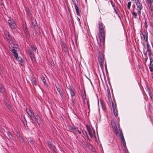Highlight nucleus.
Instances as JSON below:
<instances>
[{
  "mask_svg": "<svg viewBox=\"0 0 153 153\" xmlns=\"http://www.w3.org/2000/svg\"><path fill=\"white\" fill-rule=\"evenodd\" d=\"M93 131L94 132V133L95 134V131L94 129H93Z\"/></svg>",
  "mask_w": 153,
  "mask_h": 153,
  "instance_id": "nucleus-57",
  "label": "nucleus"
},
{
  "mask_svg": "<svg viewBox=\"0 0 153 153\" xmlns=\"http://www.w3.org/2000/svg\"><path fill=\"white\" fill-rule=\"evenodd\" d=\"M15 58L17 60H19V61L20 62H22V59L20 57H19L18 56L17 57V58Z\"/></svg>",
  "mask_w": 153,
  "mask_h": 153,
  "instance_id": "nucleus-35",
  "label": "nucleus"
},
{
  "mask_svg": "<svg viewBox=\"0 0 153 153\" xmlns=\"http://www.w3.org/2000/svg\"><path fill=\"white\" fill-rule=\"evenodd\" d=\"M41 80L45 85L46 84V80L44 77H42Z\"/></svg>",
  "mask_w": 153,
  "mask_h": 153,
  "instance_id": "nucleus-33",
  "label": "nucleus"
},
{
  "mask_svg": "<svg viewBox=\"0 0 153 153\" xmlns=\"http://www.w3.org/2000/svg\"><path fill=\"white\" fill-rule=\"evenodd\" d=\"M32 25L33 26H34V27H36V23H35L34 24L33 22H32Z\"/></svg>",
  "mask_w": 153,
  "mask_h": 153,
  "instance_id": "nucleus-53",
  "label": "nucleus"
},
{
  "mask_svg": "<svg viewBox=\"0 0 153 153\" xmlns=\"http://www.w3.org/2000/svg\"><path fill=\"white\" fill-rule=\"evenodd\" d=\"M77 131L79 134H81V132L79 131V130H78H78H76V131Z\"/></svg>",
  "mask_w": 153,
  "mask_h": 153,
  "instance_id": "nucleus-55",
  "label": "nucleus"
},
{
  "mask_svg": "<svg viewBox=\"0 0 153 153\" xmlns=\"http://www.w3.org/2000/svg\"><path fill=\"white\" fill-rule=\"evenodd\" d=\"M3 101L5 104L6 105L7 107L9 109H10L11 108V106L9 105L7 102V99L5 98L3 99Z\"/></svg>",
  "mask_w": 153,
  "mask_h": 153,
  "instance_id": "nucleus-14",
  "label": "nucleus"
},
{
  "mask_svg": "<svg viewBox=\"0 0 153 153\" xmlns=\"http://www.w3.org/2000/svg\"><path fill=\"white\" fill-rule=\"evenodd\" d=\"M151 66L149 67V70L150 71H153V63L151 65H150Z\"/></svg>",
  "mask_w": 153,
  "mask_h": 153,
  "instance_id": "nucleus-31",
  "label": "nucleus"
},
{
  "mask_svg": "<svg viewBox=\"0 0 153 153\" xmlns=\"http://www.w3.org/2000/svg\"><path fill=\"white\" fill-rule=\"evenodd\" d=\"M61 45L62 50L66 49L67 48L66 46L63 41H61Z\"/></svg>",
  "mask_w": 153,
  "mask_h": 153,
  "instance_id": "nucleus-20",
  "label": "nucleus"
},
{
  "mask_svg": "<svg viewBox=\"0 0 153 153\" xmlns=\"http://www.w3.org/2000/svg\"><path fill=\"white\" fill-rule=\"evenodd\" d=\"M131 1H129L127 4V8L128 9H129L130 8L131 6Z\"/></svg>",
  "mask_w": 153,
  "mask_h": 153,
  "instance_id": "nucleus-36",
  "label": "nucleus"
},
{
  "mask_svg": "<svg viewBox=\"0 0 153 153\" xmlns=\"http://www.w3.org/2000/svg\"><path fill=\"white\" fill-rule=\"evenodd\" d=\"M81 91V94L83 99V102L84 103L86 102L88 107H89V102L86 99V94L85 90H82Z\"/></svg>",
  "mask_w": 153,
  "mask_h": 153,
  "instance_id": "nucleus-7",
  "label": "nucleus"
},
{
  "mask_svg": "<svg viewBox=\"0 0 153 153\" xmlns=\"http://www.w3.org/2000/svg\"><path fill=\"white\" fill-rule=\"evenodd\" d=\"M74 3V5L75 4H76V0H71ZM77 1V0H76Z\"/></svg>",
  "mask_w": 153,
  "mask_h": 153,
  "instance_id": "nucleus-51",
  "label": "nucleus"
},
{
  "mask_svg": "<svg viewBox=\"0 0 153 153\" xmlns=\"http://www.w3.org/2000/svg\"><path fill=\"white\" fill-rule=\"evenodd\" d=\"M88 132L89 134V135L91 137H93V135L91 134V132Z\"/></svg>",
  "mask_w": 153,
  "mask_h": 153,
  "instance_id": "nucleus-48",
  "label": "nucleus"
},
{
  "mask_svg": "<svg viewBox=\"0 0 153 153\" xmlns=\"http://www.w3.org/2000/svg\"><path fill=\"white\" fill-rule=\"evenodd\" d=\"M55 86L57 90V91L59 93L60 96L61 97H62L63 96V94L62 93V91L61 90V89L59 87V86L58 87L56 85Z\"/></svg>",
  "mask_w": 153,
  "mask_h": 153,
  "instance_id": "nucleus-15",
  "label": "nucleus"
},
{
  "mask_svg": "<svg viewBox=\"0 0 153 153\" xmlns=\"http://www.w3.org/2000/svg\"><path fill=\"white\" fill-rule=\"evenodd\" d=\"M148 51L149 52V53L148 54L149 55V56H150L151 55H152V53L150 48V49H147V51Z\"/></svg>",
  "mask_w": 153,
  "mask_h": 153,
  "instance_id": "nucleus-34",
  "label": "nucleus"
},
{
  "mask_svg": "<svg viewBox=\"0 0 153 153\" xmlns=\"http://www.w3.org/2000/svg\"><path fill=\"white\" fill-rule=\"evenodd\" d=\"M153 0H146V2L148 6L152 5V2Z\"/></svg>",
  "mask_w": 153,
  "mask_h": 153,
  "instance_id": "nucleus-23",
  "label": "nucleus"
},
{
  "mask_svg": "<svg viewBox=\"0 0 153 153\" xmlns=\"http://www.w3.org/2000/svg\"><path fill=\"white\" fill-rule=\"evenodd\" d=\"M22 123L25 126H26L27 125V122L25 118L24 117L22 119Z\"/></svg>",
  "mask_w": 153,
  "mask_h": 153,
  "instance_id": "nucleus-25",
  "label": "nucleus"
},
{
  "mask_svg": "<svg viewBox=\"0 0 153 153\" xmlns=\"http://www.w3.org/2000/svg\"><path fill=\"white\" fill-rule=\"evenodd\" d=\"M113 128H114L115 131V134L117 136L120 137L121 143L123 144V146L125 147L126 146V143L121 129H119L120 134H119V131L116 125Z\"/></svg>",
  "mask_w": 153,
  "mask_h": 153,
  "instance_id": "nucleus-2",
  "label": "nucleus"
},
{
  "mask_svg": "<svg viewBox=\"0 0 153 153\" xmlns=\"http://www.w3.org/2000/svg\"><path fill=\"white\" fill-rule=\"evenodd\" d=\"M30 56V58L32 60H33L34 59H35V57L33 53L29 55Z\"/></svg>",
  "mask_w": 153,
  "mask_h": 153,
  "instance_id": "nucleus-29",
  "label": "nucleus"
},
{
  "mask_svg": "<svg viewBox=\"0 0 153 153\" xmlns=\"http://www.w3.org/2000/svg\"><path fill=\"white\" fill-rule=\"evenodd\" d=\"M11 51L13 53V56L15 58H17L18 56V53L16 52V51L14 49H12Z\"/></svg>",
  "mask_w": 153,
  "mask_h": 153,
  "instance_id": "nucleus-16",
  "label": "nucleus"
},
{
  "mask_svg": "<svg viewBox=\"0 0 153 153\" xmlns=\"http://www.w3.org/2000/svg\"><path fill=\"white\" fill-rule=\"evenodd\" d=\"M144 25L145 26V27H146V28L148 26V25H147V23H146V21H145V22H144Z\"/></svg>",
  "mask_w": 153,
  "mask_h": 153,
  "instance_id": "nucleus-46",
  "label": "nucleus"
},
{
  "mask_svg": "<svg viewBox=\"0 0 153 153\" xmlns=\"http://www.w3.org/2000/svg\"><path fill=\"white\" fill-rule=\"evenodd\" d=\"M108 100V103H109L111 104V103L112 101H111V95H107Z\"/></svg>",
  "mask_w": 153,
  "mask_h": 153,
  "instance_id": "nucleus-28",
  "label": "nucleus"
},
{
  "mask_svg": "<svg viewBox=\"0 0 153 153\" xmlns=\"http://www.w3.org/2000/svg\"><path fill=\"white\" fill-rule=\"evenodd\" d=\"M67 88L68 89H69L70 91L71 90H72L71 86L70 85H69L68 87H67Z\"/></svg>",
  "mask_w": 153,
  "mask_h": 153,
  "instance_id": "nucleus-49",
  "label": "nucleus"
},
{
  "mask_svg": "<svg viewBox=\"0 0 153 153\" xmlns=\"http://www.w3.org/2000/svg\"><path fill=\"white\" fill-rule=\"evenodd\" d=\"M110 0V1L111 3V5H112V6L113 7H115V3L114 2H113L112 0Z\"/></svg>",
  "mask_w": 153,
  "mask_h": 153,
  "instance_id": "nucleus-38",
  "label": "nucleus"
},
{
  "mask_svg": "<svg viewBox=\"0 0 153 153\" xmlns=\"http://www.w3.org/2000/svg\"><path fill=\"white\" fill-rule=\"evenodd\" d=\"M99 27L100 29V31H104L103 25L102 23H99Z\"/></svg>",
  "mask_w": 153,
  "mask_h": 153,
  "instance_id": "nucleus-21",
  "label": "nucleus"
},
{
  "mask_svg": "<svg viewBox=\"0 0 153 153\" xmlns=\"http://www.w3.org/2000/svg\"><path fill=\"white\" fill-rule=\"evenodd\" d=\"M26 111L28 114L31 117L33 121H36L39 124L41 123V118L37 113H32L30 109L28 108H26Z\"/></svg>",
  "mask_w": 153,
  "mask_h": 153,
  "instance_id": "nucleus-1",
  "label": "nucleus"
},
{
  "mask_svg": "<svg viewBox=\"0 0 153 153\" xmlns=\"http://www.w3.org/2000/svg\"><path fill=\"white\" fill-rule=\"evenodd\" d=\"M148 6L151 12L153 11V7L152 5L149 6Z\"/></svg>",
  "mask_w": 153,
  "mask_h": 153,
  "instance_id": "nucleus-40",
  "label": "nucleus"
},
{
  "mask_svg": "<svg viewBox=\"0 0 153 153\" xmlns=\"http://www.w3.org/2000/svg\"><path fill=\"white\" fill-rule=\"evenodd\" d=\"M4 34L5 37L9 43L10 44H12L14 42V38L10 36L9 32L7 30H5L4 32Z\"/></svg>",
  "mask_w": 153,
  "mask_h": 153,
  "instance_id": "nucleus-4",
  "label": "nucleus"
},
{
  "mask_svg": "<svg viewBox=\"0 0 153 153\" xmlns=\"http://www.w3.org/2000/svg\"><path fill=\"white\" fill-rule=\"evenodd\" d=\"M107 93H108V95H111L110 92V91L108 89V90H107Z\"/></svg>",
  "mask_w": 153,
  "mask_h": 153,
  "instance_id": "nucleus-47",
  "label": "nucleus"
},
{
  "mask_svg": "<svg viewBox=\"0 0 153 153\" xmlns=\"http://www.w3.org/2000/svg\"><path fill=\"white\" fill-rule=\"evenodd\" d=\"M68 129L70 130V131H72L73 132H76V130H78V129L77 127H75L74 126L71 125H68Z\"/></svg>",
  "mask_w": 153,
  "mask_h": 153,
  "instance_id": "nucleus-11",
  "label": "nucleus"
},
{
  "mask_svg": "<svg viewBox=\"0 0 153 153\" xmlns=\"http://www.w3.org/2000/svg\"><path fill=\"white\" fill-rule=\"evenodd\" d=\"M111 104L114 114L116 117H117L118 115V113L116 108V105L114 104V103L113 101L111 102Z\"/></svg>",
  "mask_w": 153,
  "mask_h": 153,
  "instance_id": "nucleus-9",
  "label": "nucleus"
},
{
  "mask_svg": "<svg viewBox=\"0 0 153 153\" xmlns=\"http://www.w3.org/2000/svg\"><path fill=\"white\" fill-rule=\"evenodd\" d=\"M132 14L133 16H134V18H136L137 17V13L134 12H133L132 13Z\"/></svg>",
  "mask_w": 153,
  "mask_h": 153,
  "instance_id": "nucleus-37",
  "label": "nucleus"
},
{
  "mask_svg": "<svg viewBox=\"0 0 153 153\" xmlns=\"http://www.w3.org/2000/svg\"><path fill=\"white\" fill-rule=\"evenodd\" d=\"M88 146L89 147V149H91V150L93 151L94 148L93 146L91 144H89L88 145Z\"/></svg>",
  "mask_w": 153,
  "mask_h": 153,
  "instance_id": "nucleus-39",
  "label": "nucleus"
},
{
  "mask_svg": "<svg viewBox=\"0 0 153 153\" xmlns=\"http://www.w3.org/2000/svg\"><path fill=\"white\" fill-rule=\"evenodd\" d=\"M143 53L144 55L145 56H147V54L146 52L144 51H143Z\"/></svg>",
  "mask_w": 153,
  "mask_h": 153,
  "instance_id": "nucleus-52",
  "label": "nucleus"
},
{
  "mask_svg": "<svg viewBox=\"0 0 153 153\" xmlns=\"http://www.w3.org/2000/svg\"><path fill=\"white\" fill-rule=\"evenodd\" d=\"M150 65H151L152 63V62H153V59L152 58H150Z\"/></svg>",
  "mask_w": 153,
  "mask_h": 153,
  "instance_id": "nucleus-45",
  "label": "nucleus"
},
{
  "mask_svg": "<svg viewBox=\"0 0 153 153\" xmlns=\"http://www.w3.org/2000/svg\"><path fill=\"white\" fill-rule=\"evenodd\" d=\"M74 8L76 10V11L77 15H79V10L78 7L76 5V4H74Z\"/></svg>",
  "mask_w": 153,
  "mask_h": 153,
  "instance_id": "nucleus-18",
  "label": "nucleus"
},
{
  "mask_svg": "<svg viewBox=\"0 0 153 153\" xmlns=\"http://www.w3.org/2000/svg\"><path fill=\"white\" fill-rule=\"evenodd\" d=\"M15 48H17V47H15Z\"/></svg>",
  "mask_w": 153,
  "mask_h": 153,
  "instance_id": "nucleus-61",
  "label": "nucleus"
},
{
  "mask_svg": "<svg viewBox=\"0 0 153 153\" xmlns=\"http://www.w3.org/2000/svg\"><path fill=\"white\" fill-rule=\"evenodd\" d=\"M7 137L9 140H10L12 139V136L10 134V132L8 131L7 132Z\"/></svg>",
  "mask_w": 153,
  "mask_h": 153,
  "instance_id": "nucleus-22",
  "label": "nucleus"
},
{
  "mask_svg": "<svg viewBox=\"0 0 153 153\" xmlns=\"http://www.w3.org/2000/svg\"><path fill=\"white\" fill-rule=\"evenodd\" d=\"M20 138H21V139H22V140L23 141V140H22V138L21 137H20Z\"/></svg>",
  "mask_w": 153,
  "mask_h": 153,
  "instance_id": "nucleus-60",
  "label": "nucleus"
},
{
  "mask_svg": "<svg viewBox=\"0 0 153 153\" xmlns=\"http://www.w3.org/2000/svg\"><path fill=\"white\" fill-rule=\"evenodd\" d=\"M48 146L49 148L50 149L53 151V153H56L55 151L56 148L55 146L52 144L51 142L50 141H48L47 142Z\"/></svg>",
  "mask_w": 153,
  "mask_h": 153,
  "instance_id": "nucleus-8",
  "label": "nucleus"
},
{
  "mask_svg": "<svg viewBox=\"0 0 153 153\" xmlns=\"http://www.w3.org/2000/svg\"><path fill=\"white\" fill-rule=\"evenodd\" d=\"M88 132H91V129L90 130H89L88 131Z\"/></svg>",
  "mask_w": 153,
  "mask_h": 153,
  "instance_id": "nucleus-58",
  "label": "nucleus"
},
{
  "mask_svg": "<svg viewBox=\"0 0 153 153\" xmlns=\"http://www.w3.org/2000/svg\"><path fill=\"white\" fill-rule=\"evenodd\" d=\"M82 133L84 136L88 138V137L87 135V133L86 131H82Z\"/></svg>",
  "mask_w": 153,
  "mask_h": 153,
  "instance_id": "nucleus-27",
  "label": "nucleus"
},
{
  "mask_svg": "<svg viewBox=\"0 0 153 153\" xmlns=\"http://www.w3.org/2000/svg\"><path fill=\"white\" fill-rule=\"evenodd\" d=\"M0 91L3 94L4 93L5 91V90L4 87L0 83Z\"/></svg>",
  "mask_w": 153,
  "mask_h": 153,
  "instance_id": "nucleus-17",
  "label": "nucleus"
},
{
  "mask_svg": "<svg viewBox=\"0 0 153 153\" xmlns=\"http://www.w3.org/2000/svg\"><path fill=\"white\" fill-rule=\"evenodd\" d=\"M142 34L143 36V37L144 38V39L146 41V42H148V33H146L145 31H143Z\"/></svg>",
  "mask_w": 153,
  "mask_h": 153,
  "instance_id": "nucleus-13",
  "label": "nucleus"
},
{
  "mask_svg": "<svg viewBox=\"0 0 153 153\" xmlns=\"http://www.w3.org/2000/svg\"><path fill=\"white\" fill-rule=\"evenodd\" d=\"M70 91V94L71 96V98H72V97L73 96H75V94L74 91L73 90H71Z\"/></svg>",
  "mask_w": 153,
  "mask_h": 153,
  "instance_id": "nucleus-26",
  "label": "nucleus"
},
{
  "mask_svg": "<svg viewBox=\"0 0 153 153\" xmlns=\"http://www.w3.org/2000/svg\"><path fill=\"white\" fill-rule=\"evenodd\" d=\"M91 128H90V129H88V130H87V131H88L90 130H91Z\"/></svg>",
  "mask_w": 153,
  "mask_h": 153,
  "instance_id": "nucleus-59",
  "label": "nucleus"
},
{
  "mask_svg": "<svg viewBox=\"0 0 153 153\" xmlns=\"http://www.w3.org/2000/svg\"><path fill=\"white\" fill-rule=\"evenodd\" d=\"M104 55L103 53L100 51L99 52L98 54V60L99 61V64L102 69L104 68L103 65L104 62Z\"/></svg>",
  "mask_w": 153,
  "mask_h": 153,
  "instance_id": "nucleus-3",
  "label": "nucleus"
},
{
  "mask_svg": "<svg viewBox=\"0 0 153 153\" xmlns=\"http://www.w3.org/2000/svg\"><path fill=\"white\" fill-rule=\"evenodd\" d=\"M86 128H87V130H88V129L90 128L89 126H88V125H87L86 126Z\"/></svg>",
  "mask_w": 153,
  "mask_h": 153,
  "instance_id": "nucleus-54",
  "label": "nucleus"
},
{
  "mask_svg": "<svg viewBox=\"0 0 153 153\" xmlns=\"http://www.w3.org/2000/svg\"><path fill=\"white\" fill-rule=\"evenodd\" d=\"M116 13L119 15V14L117 10H118V8L116 7H113Z\"/></svg>",
  "mask_w": 153,
  "mask_h": 153,
  "instance_id": "nucleus-32",
  "label": "nucleus"
},
{
  "mask_svg": "<svg viewBox=\"0 0 153 153\" xmlns=\"http://www.w3.org/2000/svg\"><path fill=\"white\" fill-rule=\"evenodd\" d=\"M27 140L28 142L30 143L33 146L34 145V141L31 138H28L27 139Z\"/></svg>",
  "mask_w": 153,
  "mask_h": 153,
  "instance_id": "nucleus-19",
  "label": "nucleus"
},
{
  "mask_svg": "<svg viewBox=\"0 0 153 153\" xmlns=\"http://www.w3.org/2000/svg\"><path fill=\"white\" fill-rule=\"evenodd\" d=\"M31 80L32 82L35 85H37L35 79L33 78H31Z\"/></svg>",
  "mask_w": 153,
  "mask_h": 153,
  "instance_id": "nucleus-24",
  "label": "nucleus"
},
{
  "mask_svg": "<svg viewBox=\"0 0 153 153\" xmlns=\"http://www.w3.org/2000/svg\"><path fill=\"white\" fill-rule=\"evenodd\" d=\"M28 54H29V55H30V54L33 53V52L32 51H31L30 50H28Z\"/></svg>",
  "mask_w": 153,
  "mask_h": 153,
  "instance_id": "nucleus-44",
  "label": "nucleus"
},
{
  "mask_svg": "<svg viewBox=\"0 0 153 153\" xmlns=\"http://www.w3.org/2000/svg\"><path fill=\"white\" fill-rule=\"evenodd\" d=\"M77 20L78 21H80V19L78 17L77 18Z\"/></svg>",
  "mask_w": 153,
  "mask_h": 153,
  "instance_id": "nucleus-56",
  "label": "nucleus"
},
{
  "mask_svg": "<svg viewBox=\"0 0 153 153\" xmlns=\"http://www.w3.org/2000/svg\"><path fill=\"white\" fill-rule=\"evenodd\" d=\"M135 2L137 6V10L139 15H140L141 10L143 9V5L139 0H135Z\"/></svg>",
  "mask_w": 153,
  "mask_h": 153,
  "instance_id": "nucleus-5",
  "label": "nucleus"
},
{
  "mask_svg": "<svg viewBox=\"0 0 153 153\" xmlns=\"http://www.w3.org/2000/svg\"><path fill=\"white\" fill-rule=\"evenodd\" d=\"M147 44H146V47L147 48V49H150V46L149 43V42L148 41V42H146Z\"/></svg>",
  "mask_w": 153,
  "mask_h": 153,
  "instance_id": "nucleus-42",
  "label": "nucleus"
},
{
  "mask_svg": "<svg viewBox=\"0 0 153 153\" xmlns=\"http://www.w3.org/2000/svg\"><path fill=\"white\" fill-rule=\"evenodd\" d=\"M111 125L112 127H114V126H115V125H116L114 121L111 122Z\"/></svg>",
  "mask_w": 153,
  "mask_h": 153,
  "instance_id": "nucleus-43",
  "label": "nucleus"
},
{
  "mask_svg": "<svg viewBox=\"0 0 153 153\" xmlns=\"http://www.w3.org/2000/svg\"><path fill=\"white\" fill-rule=\"evenodd\" d=\"M100 39L101 42H104L105 40V33L104 31H100Z\"/></svg>",
  "mask_w": 153,
  "mask_h": 153,
  "instance_id": "nucleus-10",
  "label": "nucleus"
},
{
  "mask_svg": "<svg viewBox=\"0 0 153 153\" xmlns=\"http://www.w3.org/2000/svg\"><path fill=\"white\" fill-rule=\"evenodd\" d=\"M8 23L10 28L12 30L16 29L17 26L15 21L13 19L10 18L8 20Z\"/></svg>",
  "mask_w": 153,
  "mask_h": 153,
  "instance_id": "nucleus-6",
  "label": "nucleus"
},
{
  "mask_svg": "<svg viewBox=\"0 0 153 153\" xmlns=\"http://www.w3.org/2000/svg\"><path fill=\"white\" fill-rule=\"evenodd\" d=\"M23 29L27 37L28 38L29 37H30L29 33L27 29V26L26 25L24 24L23 25Z\"/></svg>",
  "mask_w": 153,
  "mask_h": 153,
  "instance_id": "nucleus-12",
  "label": "nucleus"
},
{
  "mask_svg": "<svg viewBox=\"0 0 153 153\" xmlns=\"http://www.w3.org/2000/svg\"><path fill=\"white\" fill-rule=\"evenodd\" d=\"M144 60L146 62L147 61L148 59V57L147 56H145V58H144Z\"/></svg>",
  "mask_w": 153,
  "mask_h": 153,
  "instance_id": "nucleus-50",
  "label": "nucleus"
},
{
  "mask_svg": "<svg viewBox=\"0 0 153 153\" xmlns=\"http://www.w3.org/2000/svg\"><path fill=\"white\" fill-rule=\"evenodd\" d=\"M30 47L33 51H36L37 48L36 46L31 45L30 46Z\"/></svg>",
  "mask_w": 153,
  "mask_h": 153,
  "instance_id": "nucleus-30",
  "label": "nucleus"
},
{
  "mask_svg": "<svg viewBox=\"0 0 153 153\" xmlns=\"http://www.w3.org/2000/svg\"><path fill=\"white\" fill-rule=\"evenodd\" d=\"M148 94L149 95V96L150 97V98L151 99L152 98V96H151V92H150V90L149 89H148Z\"/></svg>",
  "mask_w": 153,
  "mask_h": 153,
  "instance_id": "nucleus-41",
  "label": "nucleus"
}]
</instances>
